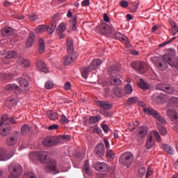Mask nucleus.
<instances>
[{
	"label": "nucleus",
	"instance_id": "1",
	"mask_svg": "<svg viewBox=\"0 0 178 178\" xmlns=\"http://www.w3.org/2000/svg\"><path fill=\"white\" fill-rule=\"evenodd\" d=\"M29 159L32 161L40 160L42 163L47 164L46 170L47 172H56V161L49 158L48 152H31Z\"/></svg>",
	"mask_w": 178,
	"mask_h": 178
},
{
	"label": "nucleus",
	"instance_id": "2",
	"mask_svg": "<svg viewBox=\"0 0 178 178\" xmlns=\"http://www.w3.org/2000/svg\"><path fill=\"white\" fill-rule=\"evenodd\" d=\"M119 72L120 69L116 65H112L108 67L109 83L112 86H122V81L119 78H117V72Z\"/></svg>",
	"mask_w": 178,
	"mask_h": 178
},
{
	"label": "nucleus",
	"instance_id": "3",
	"mask_svg": "<svg viewBox=\"0 0 178 178\" xmlns=\"http://www.w3.org/2000/svg\"><path fill=\"white\" fill-rule=\"evenodd\" d=\"M9 178H19L22 174V168L17 162H12L8 167Z\"/></svg>",
	"mask_w": 178,
	"mask_h": 178
},
{
	"label": "nucleus",
	"instance_id": "4",
	"mask_svg": "<svg viewBox=\"0 0 178 178\" xmlns=\"http://www.w3.org/2000/svg\"><path fill=\"white\" fill-rule=\"evenodd\" d=\"M102 63V60L98 58L94 59L93 61L90 63V65H89V67H83L82 70H81L82 77H83V79H87V77H88V73L92 72V70H95Z\"/></svg>",
	"mask_w": 178,
	"mask_h": 178
},
{
	"label": "nucleus",
	"instance_id": "5",
	"mask_svg": "<svg viewBox=\"0 0 178 178\" xmlns=\"http://www.w3.org/2000/svg\"><path fill=\"white\" fill-rule=\"evenodd\" d=\"M134 159V156L131 152H124L119 158V162L122 165H125L127 168H129Z\"/></svg>",
	"mask_w": 178,
	"mask_h": 178
},
{
	"label": "nucleus",
	"instance_id": "6",
	"mask_svg": "<svg viewBox=\"0 0 178 178\" xmlns=\"http://www.w3.org/2000/svg\"><path fill=\"white\" fill-rule=\"evenodd\" d=\"M131 67L139 72L140 74H145L148 70L147 65L143 61H134L131 63Z\"/></svg>",
	"mask_w": 178,
	"mask_h": 178
},
{
	"label": "nucleus",
	"instance_id": "7",
	"mask_svg": "<svg viewBox=\"0 0 178 178\" xmlns=\"http://www.w3.org/2000/svg\"><path fill=\"white\" fill-rule=\"evenodd\" d=\"M43 145L47 147H52L60 143V137L54 136H47L42 141Z\"/></svg>",
	"mask_w": 178,
	"mask_h": 178
},
{
	"label": "nucleus",
	"instance_id": "8",
	"mask_svg": "<svg viewBox=\"0 0 178 178\" xmlns=\"http://www.w3.org/2000/svg\"><path fill=\"white\" fill-rule=\"evenodd\" d=\"M150 60L156 65L158 69L161 70V71H164L168 67V65L166 63L168 62L165 60H161L158 57H152L150 58Z\"/></svg>",
	"mask_w": 178,
	"mask_h": 178
},
{
	"label": "nucleus",
	"instance_id": "9",
	"mask_svg": "<svg viewBox=\"0 0 178 178\" xmlns=\"http://www.w3.org/2000/svg\"><path fill=\"white\" fill-rule=\"evenodd\" d=\"M155 88L156 90H160L168 94L175 93V88L169 84L158 83L155 85Z\"/></svg>",
	"mask_w": 178,
	"mask_h": 178
},
{
	"label": "nucleus",
	"instance_id": "10",
	"mask_svg": "<svg viewBox=\"0 0 178 178\" xmlns=\"http://www.w3.org/2000/svg\"><path fill=\"white\" fill-rule=\"evenodd\" d=\"M99 31L102 34H115V29L113 26H108L106 24H102L98 26Z\"/></svg>",
	"mask_w": 178,
	"mask_h": 178
},
{
	"label": "nucleus",
	"instance_id": "11",
	"mask_svg": "<svg viewBox=\"0 0 178 178\" xmlns=\"http://www.w3.org/2000/svg\"><path fill=\"white\" fill-rule=\"evenodd\" d=\"M19 139V132L16 131L6 138V143L8 146L13 147L17 145Z\"/></svg>",
	"mask_w": 178,
	"mask_h": 178
},
{
	"label": "nucleus",
	"instance_id": "12",
	"mask_svg": "<svg viewBox=\"0 0 178 178\" xmlns=\"http://www.w3.org/2000/svg\"><path fill=\"white\" fill-rule=\"evenodd\" d=\"M94 153L97 156L102 159L105 155V147L104 143H101L97 144L94 149Z\"/></svg>",
	"mask_w": 178,
	"mask_h": 178
},
{
	"label": "nucleus",
	"instance_id": "13",
	"mask_svg": "<svg viewBox=\"0 0 178 178\" xmlns=\"http://www.w3.org/2000/svg\"><path fill=\"white\" fill-rule=\"evenodd\" d=\"M148 129L145 126H140L137 129V140L140 142L147 135Z\"/></svg>",
	"mask_w": 178,
	"mask_h": 178
},
{
	"label": "nucleus",
	"instance_id": "14",
	"mask_svg": "<svg viewBox=\"0 0 178 178\" xmlns=\"http://www.w3.org/2000/svg\"><path fill=\"white\" fill-rule=\"evenodd\" d=\"M14 155V151H7L6 152L3 149L0 148V161H5L10 158Z\"/></svg>",
	"mask_w": 178,
	"mask_h": 178
},
{
	"label": "nucleus",
	"instance_id": "15",
	"mask_svg": "<svg viewBox=\"0 0 178 178\" xmlns=\"http://www.w3.org/2000/svg\"><path fill=\"white\" fill-rule=\"evenodd\" d=\"M110 166L108 163L105 162H97L95 165V170L101 172H108L109 170Z\"/></svg>",
	"mask_w": 178,
	"mask_h": 178
},
{
	"label": "nucleus",
	"instance_id": "16",
	"mask_svg": "<svg viewBox=\"0 0 178 178\" xmlns=\"http://www.w3.org/2000/svg\"><path fill=\"white\" fill-rule=\"evenodd\" d=\"M6 91H13L17 95H19L22 93L21 88L15 83H10L5 87Z\"/></svg>",
	"mask_w": 178,
	"mask_h": 178
},
{
	"label": "nucleus",
	"instance_id": "17",
	"mask_svg": "<svg viewBox=\"0 0 178 178\" xmlns=\"http://www.w3.org/2000/svg\"><path fill=\"white\" fill-rule=\"evenodd\" d=\"M96 104L98 107L104 111H110L113 107L112 104L106 101H97Z\"/></svg>",
	"mask_w": 178,
	"mask_h": 178
},
{
	"label": "nucleus",
	"instance_id": "18",
	"mask_svg": "<svg viewBox=\"0 0 178 178\" xmlns=\"http://www.w3.org/2000/svg\"><path fill=\"white\" fill-rule=\"evenodd\" d=\"M166 95L164 94H159V95H154L152 97V102L160 104L166 100Z\"/></svg>",
	"mask_w": 178,
	"mask_h": 178
},
{
	"label": "nucleus",
	"instance_id": "19",
	"mask_svg": "<svg viewBox=\"0 0 178 178\" xmlns=\"http://www.w3.org/2000/svg\"><path fill=\"white\" fill-rule=\"evenodd\" d=\"M9 124H6L2 120L0 122V134L6 136L9 133Z\"/></svg>",
	"mask_w": 178,
	"mask_h": 178
},
{
	"label": "nucleus",
	"instance_id": "20",
	"mask_svg": "<svg viewBox=\"0 0 178 178\" xmlns=\"http://www.w3.org/2000/svg\"><path fill=\"white\" fill-rule=\"evenodd\" d=\"M1 120L2 121V122H4L6 125H8L9 123H10L11 124H15L17 123L13 117L9 118L8 115L6 114H4L1 116Z\"/></svg>",
	"mask_w": 178,
	"mask_h": 178
},
{
	"label": "nucleus",
	"instance_id": "21",
	"mask_svg": "<svg viewBox=\"0 0 178 178\" xmlns=\"http://www.w3.org/2000/svg\"><path fill=\"white\" fill-rule=\"evenodd\" d=\"M143 111L146 115H149L152 116L153 118H156L159 114L158 111L154 109L152 107H144Z\"/></svg>",
	"mask_w": 178,
	"mask_h": 178
},
{
	"label": "nucleus",
	"instance_id": "22",
	"mask_svg": "<svg viewBox=\"0 0 178 178\" xmlns=\"http://www.w3.org/2000/svg\"><path fill=\"white\" fill-rule=\"evenodd\" d=\"M36 67L38 68L39 70L47 73L49 72L47 66L46 64L41 60H38L36 61Z\"/></svg>",
	"mask_w": 178,
	"mask_h": 178
},
{
	"label": "nucleus",
	"instance_id": "23",
	"mask_svg": "<svg viewBox=\"0 0 178 178\" xmlns=\"http://www.w3.org/2000/svg\"><path fill=\"white\" fill-rule=\"evenodd\" d=\"M115 37L116 39L126 44L127 46H129L130 42L127 36H122L120 33H115Z\"/></svg>",
	"mask_w": 178,
	"mask_h": 178
},
{
	"label": "nucleus",
	"instance_id": "24",
	"mask_svg": "<svg viewBox=\"0 0 178 178\" xmlns=\"http://www.w3.org/2000/svg\"><path fill=\"white\" fill-rule=\"evenodd\" d=\"M163 149L170 155L175 154V148L168 144L162 145Z\"/></svg>",
	"mask_w": 178,
	"mask_h": 178
},
{
	"label": "nucleus",
	"instance_id": "25",
	"mask_svg": "<svg viewBox=\"0 0 178 178\" xmlns=\"http://www.w3.org/2000/svg\"><path fill=\"white\" fill-rule=\"evenodd\" d=\"M154 144H155V141L153 138V136H149V137H147L146 140V145H145L146 148L147 149H150L154 147Z\"/></svg>",
	"mask_w": 178,
	"mask_h": 178
},
{
	"label": "nucleus",
	"instance_id": "26",
	"mask_svg": "<svg viewBox=\"0 0 178 178\" xmlns=\"http://www.w3.org/2000/svg\"><path fill=\"white\" fill-rule=\"evenodd\" d=\"M35 35L34 33L31 32L29 33V38L26 41V46L28 47H32V45L33 44V42L35 41Z\"/></svg>",
	"mask_w": 178,
	"mask_h": 178
},
{
	"label": "nucleus",
	"instance_id": "27",
	"mask_svg": "<svg viewBox=\"0 0 178 178\" xmlns=\"http://www.w3.org/2000/svg\"><path fill=\"white\" fill-rule=\"evenodd\" d=\"M75 60V58H74L72 54H69V55L66 56L64 58V63L66 65H68L73 63Z\"/></svg>",
	"mask_w": 178,
	"mask_h": 178
},
{
	"label": "nucleus",
	"instance_id": "28",
	"mask_svg": "<svg viewBox=\"0 0 178 178\" xmlns=\"http://www.w3.org/2000/svg\"><path fill=\"white\" fill-rule=\"evenodd\" d=\"M114 95L118 98H122L124 96V90L120 88H115L113 90Z\"/></svg>",
	"mask_w": 178,
	"mask_h": 178
},
{
	"label": "nucleus",
	"instance_id": "29",
	"mask_svg": "<svg viewBox=\"0 0 178 178\" xmlns=\"http://www.w3.org/2000/svg\"><path fill=\"white\" fill-rule=\"evenodd\" d=\"M19 83L21 87H22V88H24L26 90H29V84L27 80H26L23 78H21L19 79Z\"/></svg>",
	"mask_w": 178,
	"mask_h": 178
},
{
	"label": "nucleus",
	"instance_id": "30",
	"mask_svg": "<svg viewBox=\"0 0 178 178\" xmlns=\"http://www.w3.org/2000/svg\"><path fill=\"white\" fill-rule=\"evenodd\" d=\"M17 63L22 67L27 68L30 66V62L26 59L19 58Z\"/></svg>",
	"mask_w": 178,
	"mask_h": 178
},
{
	"label": "nucleus",
	"instance_id": "31",
	"mask_svg": "<svg viewBox=\"0 0 178 178\" xmlns=\"http://www.w3.org/2000/svg\"><path fill=\"white\" fill-rule=\"evenodd\" d=\"M47 115L51 120H56L58 118V113L56 112H53L52 111H48L47 112Z\"/></svg>",
	"mask_w": 178,
	"mask_h": 178
},
{
	"label": "nucleus",
	"instance_id": "32",
	"mask_svg": "<svg viewBox=\"0 0 178 178\" xmlns=\"http://www.w3.org/2000/svg\"><path fill=\"white\" fill-rule=\"evenodd\" d=\"M138 87L142 90H148L150 86L143 79H140L138 83Z\"/></svg>",
	"mask_w": 178,
	"mask_h": 178
},
{
	"label": "nucleus",
	"instance_id": "33",
	"mask_svg": "<svg viewBox=\"0 0 178 178\" xmlns=\"http://www.w3.org/2000/svg\"><path fill=\"white\" fill-rule=\"evenodd\" d=\"M13 34L12 29L10 28L5 27L1 30V35L3 37H8Z\"/></svg>",
	"mask_w": 178,
	"mask_h": 178
},
{
	"label": "nucleus",
	"instance_id": "34",
	"mask_svg": "<svg viewBox=\"0 0 178 178\" xmlns=\"http://www.w3.org/2000/svg\"><path fill=\"white\" fill-rule=\"evenodd\" d=\"M139 101V98L138 97H131L128 98L127 100V104L129 106L136 104Z\"/></svg>",
	"mask_w": 178,
	"mask_h": 178
},
{
	"label": "nucleus",
	"instance_id": "35",
	"mask_svg": "<svg viewBox=\"0 0 178 178\" xmlns=\"http://www.w3.org/2000/svg\"><path fill=\"white\" fill-rule=\"evenodd\" d=\"M13 76V74L11 75L6 73L0 74V80L1 81H8V80H10V79Z\"/></svg>",
	"mask_w": 178,
	"mask_h": 178
},
{
	"label": "nucleus",
	"instance_id": "36",
	"mask_svg": "<svg viewBox=\"0 0 178 178\" xmlns=\"http://www.w3.org/2000/svg\"><path fill=\"white\" fill-rule=\"evenodd\" d=\"M102 118L100 115L91 116L89 118V122L92 124H95L101 120Z\"/></svg>",
	"mask_w": 178,
	"mask_h": 178
},
{
	"label": "nucleus",
	"instance_id": "37",
	"mask_svg": "<svg viewBox=\"0 0 178 178\" xmlns=\"http://www.w3.org/2000/svg\"><path fill=\"white\" fill-rule=\"evenodd\" d=\"M67 42V51L69 54H73L74 47H73V42L72 39L68 38Z\"/></svg>",
	"mask_w": 178,
	"mask_h": 178
},
{
	"label": "nucleus",
	"instance_id": "38",
	"mask_svg": "<svg viewBox=\"0 0 178 178\" xmlns=\"http://www.w3.org/2000/svg\"><path fill=\"white\" fill-rule=\"evenodd\" d=\"M31 131H32V128L30 126L27 125V124H24L22 127L21 133L23 135H25V134L29 133Z\"/></svg>",
	"mask_w": 178,
	"mask_h": 178
},
{
	"label": "nucleus",
	"instance_id": "39",
	"mask_svg": "<svg viewBox=\"0 0 178 178\" xmlns=\"http://www.w3.org/2000/svg\"><path fill=\"white\" fill-rule=\"evenodd\" d=\"M83 172H85L86 175H91L88 160H86V161H85V163H83Z\"/></svg>",
	"mask_w": 178,
	"mask_h": 178
},
{
	"label": "nucleus",
	"instance_id": "40",
	"mask_svg": "<svg viewBox=\"0 0 178 178\" xmlns=\"http://www.w3.org/2000/svg\"><path fill=\"white\" fill-rule=\"evenodd\" d=\"M47 26L46 25H40V26H38L35 29V31L37 33H42L44 31H47Z\"/></svg>",
	"mask_w": 178,
	"mask_h": 178
},
{
	"label": "nucleus",
	"instance_id": "41",
	"mask_svg": "<svg viewBox=\"0 0 178 178\" xmlns=\"http://www.w3.org/2000/svg\"><path fill=\"white\" fill-rule=\"evenodd\" d=\"M76 19H77V17L76 16H74L73 19L70 21V28L72 31H76Z\"/></svg>",
	"mask_w": 178,
	"mask_h": 178
},
{
	"label": "nucleus",
	"instance_id": "42",
	"mask_svg": "<svg viewBox=\"0 0 178 178\" xmlns=\"http://www.w3.org/2000/svg\"><path fill=\"white\" fill-rule=\"evenodd\" d=\"M155 119L162 124H166L167 123L166 120L163 116H161L159 113L156 115V116L155 117Z\"/></svg>",
	"mask_w": 178,
	"mask_h": 178
},
{
	"label": "nucleus",
	"instance_id": "43",
	"mask_svg": "<svg viewBox=\"0 0 178 178\" xmlns=\"http://www.w3.org/2000/svg\"><path fill=\"white\" fill-rule=\"evenodd\" d=\"M56 28V23H51V24L49 26H47V31L49 33H53L55 31Z\"/></svg>",
	"mask_w": 178,
	"mask_h": 178
},
{
	"label": "nucleus",
	"instance_id": "44",
	"mask_svg": "<svg viewBox=\"0 0 178 178\" xmlns=\"http://www.w3.org/2000/svg\"><path fill=\"white\" fill-rule=\"evenodd\" d=\"M124 91L126 95H131L133 92L132 86L130 84H127L124 87Z\"/></svg>",
	"mask_w": 178,
	"mask_h": 178
},
{
	"label": "nucleus",
	"instance_id": "45",
	"mask_svg": "<svg viewBox=\"0 0 178 178\" xmlns=\"http://www.w3.org/2000/svg\"><path fill=\"white\" fill-rule=\"evenodd\" d=\"M45 45L42 39L39 40V52L41 54L44 51Z\"/></svg>",
	"mask_w": 178,
	"mask_h": 178
},
{
	"label": "nucleus",
	"instance_id": "46",
	"mask_svg": "<svg viewBox=\"0 0 178 178\" xmlns=\"http://www.w3.org/2000/svg\"><path fill=\"white\" fill-rule=\"evenodd\" d=\"M158 130L161 136H165L167 134V130L162 125H158Z\"/></svg>",
	"mask_w": 178,
	"mask_h": 178
},
{
	"label": "nucleus",
	"instance_id": "47",
	"mask_svg": "<svg viewBox=\"0 0 178 178\" xmlns=\"http://www.w3.org/2000/svg\"><path fill=\"white\" fill-rule=\"evenodd\" d=\"M106 156L110 159H114L115 157V152L111 149H106Z\"/></svg>",
	"mask_w": 178,
	"mask_h": 178
},
{
	"label": "nucleus",
	"instance_id": "48",
	"mask_svg": "<svg viewBox=\"0 0 178 178\" xmlns=\"http://www.w3.org/2000/svg\"><path fill=\"white\" fill-rule=\"evenodd\" d=\"M153 135H154L156 142H158V143H161L162 142L161 136L160 134L158 131H153Z\"/></svg>",
	"mask_w": 178,
	"mask_h": 178
},
{
	"label": "nucleus",
	"instance_id": "49",
	"mask_svg": "<svg viewBox=\"0 0 178 178\" xmlns=\"http://www.w3.org/2000/svg\"><path fill=\"white\" fill-rule=\"evenodd\" d=\"M17 53L13 51H8V56H7L8 58H17Z\"/></svg>",
	"mask_w": 178,
	"mask_h": 178
},
{
	"label": "nucleus",
	"instance_id": "50",
	"mask_svg": "<svg viewBox=\"0 0 178 178\" xmlns=\"http://www.w3.org/2000/svg\"><path fill=\"white\" fill-rule=\"evenodd\" d=\"M28 16H29V19L32 22H34L38 19V15L35 13H31V14L29 15Z\"/></svg>",
	"mask_w": 178,
	"mask_h": 178
},
{
	"label": "nucleus",
	"instance_id": "51",
	"mask_svg": "<svg viewBox=\"0 0 178 178\" xmlns=\"http://www.w3.org/2000/svg\"><path fill=\"white\" fill-rule=\"evenodd\" d=\"M92 131L93 133H95V134H98V135H100L102 132L101 128L98 127H95L92 128Z\"/></svg>",
	"mask_w": 178,
	"mask_h": 178
},
{
	"label": "nucleus",
	"instance_id": "52",
	"mask_svg": "<svg viewBox=\"0 0 178 178\" xmlns=\"http://www.w3.org/2000/svg\"><path fill=\"white\" fill-rule=\"evenodd\" d=\"M44 87L47 90H50L52 87H54V83L52 81H48L46 82Z\"/></svg>",
	"mask_w": 178,
	"mask_h": 178
},
{
	"label": "nucleus",
	"instance_id": "53",
	"mask_svg": "<svg viewBox=\"0 0 178 178\" xmlns=\"http://www.w3.org/2000/svg\"><path fill=\"white\" fill-rule=\"evenodd\" d=\"M101 127L104 133L108 134L109 131V127L107 124H101Z\"/></svg>",
	"mask_w": 178,
	"mask_h": 178
},
{
	"label": "nucleus",
	"instance_id": "54",
	"mask_svg": "<svg viewBox=\"0 0 178 178\" xmlns=\"http://www.w3.org/2000/svg\"><path fill=\"white\" fill-rule=\"evenodd\" d=\"M66 29L64 24H60L58 28L59 34L63 33Z\"/></svg>",
	"mask_w": 178,
	"mask_h": 178
},
{
	"label": "nucleus",
	"instance_id": "55",
	"mask_svg": "<svg viewBox=\"0 0 178 178\" xmlns=\"http://www.w3.org/2000/svg\"><path fill=\"white\" fill-rule=\"evenodd\" d=\"M57 137L60 138V143L61 142V140H70L71 139V136H70V135L59 136Z\"/></svg>",
	"mask_w": 178,
	"mask_h": 178
},
{
	"label": "nucleus",
	"instance_id": "56",
	"mask_svg": "<svg viewBox=\"0 0 178 178\" xmlns=\"http://www.w3.org/2000/svg\"><path fill=\"white\" fill-rule=\"evenodd\" d=\"M60 122L63 124H67L69 122V120L66 118V116L64 114H63L61 116Z\"/></svg>",
	"mask_w": 178,
	"mask_h": 178
},
{
	"label": "nucleus",
	"instance_id": "57",
	"mask_svg": "<svg viewBox=\"0 0 178 178\" xmlns=\"http://www.w3.org/2000/svg\"><path fill=\"white\" fill-rule=\"evenodd\" d=\"M172 27V35H175V33H177L178 32V29L177 26H176V24L172 23V24H171Z\"/></svg>",
	"mask_w": 178,
	"mask_h": 178
},
{
	"label": "nucleus",
	"instance_id": "58",
	"mask_svg": "<svg viewBox=\"0 0 178 178\" xmlns=\"http://www.w3.org/2000/svg\"><path fill=\"white\" fill-rule=\"evenodd\" d=\"M58 127H59L58 124H52V125L49 127V131L56 130V129H58Z\"/></svg>",
	"mask_w": 178,
	"mask_h": 178
},
{
	"label": "nucleus",
	"instance_id": "59",
	"mask_svg": "<svg viewBox=\"0 0 178 178\" xmlns=\"http://www.w3.org/2000/svg\"><path fill=\"white\" fill-rule=\"evenodd\" d=\"M103 19H104V21L105 22H110V18H109V17L107 15L106 13H104V14L103 15Z\"/></svg>",
	"mask_w": 178,
	"mask_h": 178
},
{
	"label": "nucleus",
	"instance_id": "60",
	"mask_svg": "<svg viewBox=\"0 0 178 178\" xmlns=\"http://www.w3.org/2000/svg\"><path fill=\"white\" fill-rule=\"evenodd\" d=\"M57 20H58V15H54L52 17H51V23H57Z\"/></svg>",
	"mask_w": 178,
	"mask_h": 178
},
{
	"label": "nucleus",
	"instance_id": "61",
	"mask_svg": "<svg viewBox=\"0 0 178 178\" xmlns=\"http://www.w3.org/2000/svg\"><path fill=\"white\" fill-rule=\"evenodd\" d=\"M64 88L67 90H71V83L70 82H67L65 84Z\"/></svg>",
	"mask_w": 178,
	"mask_h": 178
},
{
	"label": "nucleus",
	"instance_id": "62",
	"mask_svg": "<svg viewBox=\"0 0 178 178\" xmlns=\"http://www.w3.org/2000/svg\"><path fill=\"white\" fill-rule=\"evenodd\" d=\"M120 6L123 8H127L129 6V3L127 1H122L121 3H120Z\"/></svg>",
	"mask_w": 178,
	"mask_h": 178
},
{
	"label": "nucleus",
	"instance_id": "63",
	"mask_svg": "<svg viewBox=\"0 0 178 178\" xmlns=\"http://www.w3.org/2000/svg\"><path fill=\"white\" fill-rule=\"evenodd\" d=\"M171 102L174 103L176 105H178V98L177 97L171 98Z\"/></svg>",
	"mask_w": 178,
	"mask_h": 178
},
{
	"label": "nucleus",
	"instance_id": "64",
	"mask_svg": "<svg viewBox=\"0 0 178 178\" xmlns=\"http://www.w3.org/2000/svg\"><path fill=\"white\" fill-rule=\"evenodd\" d=\"M28 177L29 178H37L36 175L35 174H33V172H29Z\"/></svg>",
	"mask_w": 178,
	"mask_h": 178
}]
</instances>
